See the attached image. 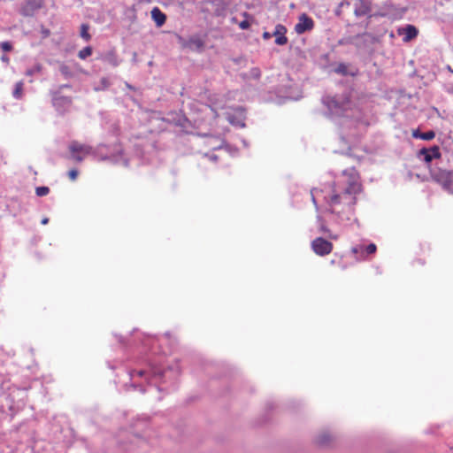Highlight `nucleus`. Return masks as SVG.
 Returning a JSON list of instances; mask_svg holds the SVG:
<instances>
[{"label": "nucleus", "instance_id": "aec40b11", "mask_svg": "<svg viewBox=\"0 0 453 453\" xmlns=\"http://www.w3.org/2000/svg\"><path fill=\"white\" fill-rule=\"evenodd\" d=\"M184 47L189 48L190 50H196L198 51L203 50L204 48V41L199 36L190 37L184 44Z\"/></svg>", "mask_w": 453, "mask_h": 453}, {"label": "nucleus", "instance_id": "de8ad7c7", "mask_svg": "<svg viewBox=\"0 0 453 453\" xmlns=\"http://www.w3.org/2000/svg\"><path fill=\"white\" fill-rule=\"evenodd\" d=\"M325 211L327 212V213L333 214V215L336 214V211L334 208H332V207L326 208Z\"/></svg>", "mask_w": 453, "mask_h": 453}, {"label": "nucleus", "instance_id": "f8f14e48", "mask_svg": "<svg viewBox=\"0 0 453 453\" xmlns=\"http://www.w3.org/2000/svg\"><path fill=\"white\" fill-rule=\"evenodd\" d=\"M383 147L384 141L382 136L380 134H375L372 136V141L362 147V150L368 155H373L378 153L379 150H382Z\"/></svg>", "mask_w": 453, "mask_h": 453}, {"label": "nucleus", "instance_id": "412c9836", "mask_svg": "<svg viewBox=\"0 0 453 453\" xmlns=\"http://www.w3.org/2000/svg\"><path fill=\"white\" fill-rule=\"evenodd\" d=\"M412 137L422 141H432L435 137V132L432 129L423 132L419 128H416L412 131Z\"/></svg>", "mask_w": 453, "mask_h": 453}, {"label": "nucleus", "instance_id": "0e129e2a", "mask_svg": "<svg viewBox=\"0 0 453 453\" xmlns=\"http://www.w3.org/2000/svg\"><path fill=\"white\" fill-rule=\"evenodd\" d=\"M357 223H358V219H355V224H357Z\"/></svg>", "mask_w": 453, "mask_h": 453}, {"label": "nucleus", "instance_id": "b1692460", "mask_svg": "<svg viewBox=\"0 0 453 453\" xmlns=\"http://www.w3.org/2000/svg\"><path fill=\"white\" fill-rule=\"evenodd\" d=\"M332 441V436L329 433L324 432L319 435H317L313 442L319 448L326 447Z\"/></svg>", "mask_w": 453, "mask_h": 453}, {"label": "nucleus", "instance_id": "4c0bfd02", "mask_svg": "<svg viewBox=\"0 0 453 453\" xmlns=\"http://www.w3.org/2000/svg\"><path fill=\"white\" fill-rule=\"evenodd\" d=\"M80 174V172L77 168H72L70 169L68 172H67V176L68 178L72 180V181H74L77 180L78 176Z\"/></svg>", "mask_w": 453, "mask_h": 453}, {"label": "nucleus", "instance_id": "0eeeda50", "mask_svg": "<svg viewBox=\"0 0 453 453\" xmlns=\"http://www.w3.org/2000/svg\"><path fill=\"white\" fill-rule=\"evenodd\" d=\"M452 172L449 170H444L441 168H430V176L431 179L436 182L437 184L441 185L442 189L445 191L446 189L449 188V186H452L453 184V179H452Z\"/></svg>", "mask_w": 453, "mask_h": 453}, {"label": "nucleus", "instance_id": "c85d7f7f", "mask_svg": "<svg viewBox=\"0 0 453 453\" xmlns=\"http://www.w3.org/2000/svg\"><path fill=\"white\" fill-rule=\"evenodd\" d=\"M360 190L359 187H357V183L355 181H349L346 188H344L342 195H355L358 193Z\"/></svg>", "mask_w": 453, "mask_h": 453}, {"label": "nucleus", "instance_id": "79ce46f5", "mask_svg": "<svg viewBox=\"0 0 453 453\" xmlns=\"http://www.w3.org/2000/svg\"><path fill=\"white\" fill-rule=\"evenodd\" d=\"M357 201V197L353 196V197H351L350 201L348 203V206L352 211L353 213L355 211L354 206L356 205Z\"/></svg>", "mask_w": 453, "mask_h": 453}, {"label": "nucleus", "instance_id": "603ef678", "mask_svg": "<svg viewBox=\"0 0 453 453\" xmlns=\"http://www.w3.org/2000/svg\"><path fill=\"white\" fill-rule=\"evenodd\" d=\"M242 144L244 145V147H246V148H248V147H249V142H247V140L242 139Z\"/></svg>", "mask_w": 453, "mask_h": 453}, {"label": "nucleus", "instance_id": "f3484780", "mask_svg": "<svg viewBox=\"0 0 453 453\" xmlns=\"http://www.w3.org/2000/svg\"><path fill=\"white\" fill-rule=\"evenodd\" d=\"M286 33H287V29L283 25L278 24L275 27L273 35L275 36V43L277 45H285L288 43V38L286 36Z\"/></svg>", "mask_w": 453, "mask_h": 453}, {"label": "nucleus", "instance_id": "a878e982", "mask_svg": "<svg viewBox=\"0 0 453 453\" xmlns=\"http://www.w3.org/2000/svg\"><path fill=\"white\" fill-rule=\"evenodd\" d=\"M331 187H332L333 195L330 196L329 199L325 197V200L330 206L340 204L342 203V195L336 192V189H335L336 183L334 181L332 183Z\"/></svg>", "mask_w": 453, "mask_h": 453}, {"label": "nucleus", "instance_id": "5fc2aeb1", "mask_svg": "<svg viewBox=\"0 0 453 453\" xmlns=\"http://www.w3.org/2000/svg\"><path fill=\"white\" fill-rule=\"evenodd\" d=\"M102 83L104 85V86H107L108 85V80L106 78H103L102 79Z\"/></svg>", "mask_w": 453, "mask_h": 453}, {"label": "nucleus", "instance_id": "a19ab883", "mask_svg": "<svg viewBox=\"0 0 453 453\" xmlns=\"http://www.w3.org/2000/svg\"><path fill=\"white\" fill-rule=\"evenodd\" d=\"M22 92V84L17 83L13 95L15 97H19Z\"/></svg>", "mask_w": 453, "mask_h": 453}, {"label": "nucleus", "instance_id": "6e6d98bb", "mask_svg": "<svg viewBox=\"0 0 453 453\" xmlns=\"http://www.w3.org/2000/svg\"><path fill=\"white\" fill-rule=\"evenodd\" d=\"M331 102L334 104L335 108H338V104L334 99H332Z\"/></svg>", "mask_w": 453, "mask_h": 453}, {"label": "nucleus", "instance_id": "4d7b16f0", "mask_svg": "<svg viewBox=\"0 0 453 453\" xmlns=\"http://www.w3.org/2000/svg\"><path fill=\"white\" fill-rule=\"evenodd\" d=\"M108 366H109V368H111V369H114V368H115V366H114V365H111L110 364V362H108Z\"/></svg>", "mask_w": 453, "mask_h": 453}, {"label": "nucleus", "instance_id": "7c9ffc66", "mask_svg": "<svg viewBox=\"0 0 453 453\" xmlns=\"http://www.w3.org/2000/svg\"><path fill=\"white\" fill-rule=\"evenodd\" d=\"M59 71L61 74L64 75L65 78H71L73 76V73L72 72L70 66L64 63H62L59 65Z\"/></svg>", "mask_w": 453, "mask_h": 453}, {"label": "nucleus", "instance_id": "dca6fc26", "mask_svg": "<svg viewBox=\"0 0 453 453\" xmlns=\"http://www.w3.org/2000/svg\"><path fill=\"white\" fill-rule=\"evenodd\" d=\"M275 409L273 402H267L265 403V411L255 421V426H262L271 422V413Z\"/></svg>", "mask_w": 453, "mask_h": 453}, {"label": "nucleus", "instance_id": "72a5a7b5", "mask_svg": "<svg viewBox=\"0 0 453 453\" xmlns=\"http://www.w3.org/2000/svg\"><path fill=\"white\" fill-rule=\"evenodd\" d=\"M92 51V48L90 46H87L78 52V57L81 59H86L88 57L91 56Z\"/></svg>", "mask_w": 453, "mask_h": 453}, {"label": "nucleus", "instance_id": "5701e85b", "mask_svg": "<svg viewBox=\"0 0 453 453\" xmlns=\"http://www.w3.org/2000/svg\"><path fill=\"white\" fill-rule=\"evenodd\" d=\"M226 119L232 126L237 128H243L246 127V115H226Z\"/></svg>", "mask_w": 453, "mask_h": 453}, {"label": "nucleus", "instance_id": "052dcab7", "mask_svg": "<svg viewBox=\"0 0 453 453\" xmlns=\"http://www.w3.org/2000/svg\"><path fill=\"white\" fill-rule=\"evenodd\" d=\"M220 115L215 114L213 115V119H215L217 117H219Z\"/></svg>", "mask_w": 453, "mask_h": 453}, {"label": "nucleus", "instance_id": "6e6552de", "mask_svg": "<svg viewBox=\"0 0 453 453\" xmlns=\"http://www.w3.org/2000/svg\"><path fill=\"white\" fill-rule=\"evenodd\" d=\"M70 151V158L76 162H82L86 155H93L94 148L81 144L77 141H73L68 146Z\"/></svg>", "mask_w": 453, "mask_h": 453}, {"label": "nucleus", "instance_id": "bb28decb", "mask_svg": "<svg viewBox=\"0 0 453 453\" xmlns=\"http://www.w3.org/2000/svg\"><path fill=\"white\" fill-rule=\"evenodd\" d=\"M339 138L342 143L347 145V151L345 152V155L351 156L349 151L351 150L350 142H355L351 137L349 136L348 133L340 128V134Z\"/></svg>", "mask_w": 453, "mask_h": 453}, {"label": "nucleus", "instance_id": "37998d69", "mask_svg": "<svg viewBox=\"0 0 453 453\" xmlns=\"http://www.w3.org/2000/svg\"><path fill=\"white\" fill-rule=\"evenodd\" d=\"M205 157H209V159L213 162H218L219 159V156L213 153H206Z\"/></svg>", "mask_w": 453, "mask_h": 453}, {"label": "nucleus", "instance_id": "423d86ee", "mask_svg": "<svg viewBox=\"0 0 453 453\" xmlns=\"http://www.w3.org/2000/svg\"><path fill=\"white\" fill-rule=\"evenodd\" d=\"M416 157L430 169L432 162L434 159H439L441 157L440 147L438 145H432L430 147H422L416 152Z\"/></svg>", "mask_w": 453, "mask_h": 453}, {"label": "nucleus", "instance_id": "4468645a", "mask_svg": "<svg viewBox=\"0 0 453 453\" xmlns=\"http://www.w3.org/2000/svg\"><path fill=\"white\" fill-rule=\"evenodd\" d=\"M150 417L149 416H146V417H143V418H137L134 422L133 424L131 425V427L135 430V432L134 433V434L136 436V437H142V432L144 431L149 426H150Z\"/></svg>", "mask_w": 453, "mask_h": 453}, {"label": "nucleus", "instance_id": "6ab92c4d", "mask_svg": "<svg viewBox=\"0 0 453 453\" xmlns=\"http://www.w3.org/2000/svg\"><path fill=\"white\" fill-rule=\"evenodd\" d=\"M418 29L412 25H407L405 27L398 29V34L404 35L403 41L410 42L418 35Z\"/></svg>", "mask_w": 453, "mask_h": 453}, {"label": "nucleus", "instance_id": "20e7f679", "mask_svg": "<svg viewBox=\"0 0 453 453\" xmlns=\"http://www.w3.org/2000/svg\"><path fill=\"white\" fill-rule=\"evenodd\" d=\"M93 156L99 161H108L112 165L129 166V158L125 156L124 150L119 142L113 144L100 143L94 149Z\"/></svg>", "mask_w": 453, "mask_h": 453}, {"label": "nucleus", "instance_id": "c9c22d12", "mask_svg": "<svg viewBox=\"0 0 453 453\" xmlns=\"http://www.w3.org/2000/svg\"><path fill=\"white\" fill-rule=\"evenodd\" d=\"M334 72L336 73L342 74V75H348V65L344 63H340L337 67L334 69Z\"/></svg>", "mask_w": 453, "mask_h": 453}, {"label": "nucleus", "instance_id": "c03bdc74", "mask_svg": "<svg viewBox=\"0 0 453 453\" xmlns=\"http://www.w3.org/2000/svg\"><path fill=\"white\" fill-rule=\"evenodd\" d=\"M114 337L117 338L118 342L121 344V345H125L126 344V338L124 336H122L121 334H113Z\"/></svg>", "mask_w": 453, "mask_h": 453}, {"label": "nucleus", "instance_id": "c756f323", "mask_svg": "<svg viewBox=\"0 0 453 453\" xmlns=\"http://www.w3.org/2000/svg\"><path fill=\"white\" fill-rule=\"evenodd\" d=\"M361 3L362 6L358 9H356L354 12L355 15L357 17L365 15L370 12L369 5L365 1H361Z\"/></svg>", "mask_w": 453, "mask_h": 453}, {"label": "nucleus", "instance_id": "7ed1b4c3", "mask_svg": "<svg viewBox=\"0 0 453 453\" xmlns=\"http://www.w3.org/2000/svg\"><path fill=\"white\" fill-rule=\"evenodd\" d=\"M341 129L345 130L354 142H359L367 131L370 122L366 115H327Z\"/></svg>", "mask_w": 453, "mask_h": 453}, {"label": "nucleus", "instance_id": "393cba45", "mask_svg": "<svg viewBox=\"0 0 453 453\" xmlns=\"http://www.w3.org/2000/svg\"><path fill=\"white\" fill-rule=\"evenodd\" d=\"M316 219H317V223L319 224V231L323 234H328V237L330 239L336 240L337 235H334L330 232V229L326 225L325 219L321 215H317Z\"/></svg>", "mask_w": 453, "mask_h": 453}, {"label": "nucleus", "instance_id": "2eb2a0df", "mask_svg": "<svg viewBox=\"0 0 453 453\" xmlns=\"http://www.w3.org/2000/svg\"><path fill=\"white\" fill-rule=\"evenodd\" d=\"M42 6V0H27L21 7V14L24 16H32L34 12Z\"/></svg>", "mask_w": 453, "mask_h": 453}, {"label": "nucleus", "instance_id": "864d4df0", "mask_svg": "<svg viewBox=\"0 0 453 453\" xmlns=\"http://www.w3.org/2000/svg\"><path fill=\"white\" fill-rule=\"evenodd\" d=\"M263 36H264V38L268 39L271 37V35L268 32H265Z\"/></svg>", "mask_w": 453, "mask_h": 453}, {"label": "nucleus", "instance_id": "8fccbe9b", "mask_svg": "<svg viewBox=\"0 0 453 453\" xmlns=\"http://www.w3.org/2000/svg\"><path fill=\"white\" fill-rule=\"evenodd\" d=\"M50 221V219L48 217H43L41 220L42 225H47Z\"/></svg>", "mask_w": 453, "mask_h": 453}, {"label": "nucleus", "instance_id": "2f4dec72", "mask_svg": "<svg viewBox=\"0 0 453 453\" xmlns=\"http://www.w3.org/2000/svg\"><path fill=\"white\" fill-rule=\"evenodd\" d=\"M50 189L48 186H38L35 188V195L38 197H43L50 193Z\"/></svg>", "mask_w": 453, "mask_h": 453}, {"label": "nucleus", "instance_id": "e2e57ef3", "mask_svg": "<svg viewBox=\"0 0 453 453\" xmlns=\"http://www.w3.org/2000/svg\"><path fill=\"white\" fill-rule=\"evenodd\" d=\"M331 264H333V265H334V264H336L335 259H333V260L331 261Z\"/></svg>", "mask_w": 453, "mask_h": 453}, {"label": "nucleus", "instance_id": "e433bc0d", "mask_svg": "<svg viewBox=\"0 0 453 453\" xmlns=\"http://www.w3.org/2000/svg\"><path fill=\"white\" fill-rule=\"evenodd\" d=\"M107 59L109 63H111L113 66H117L119 65V60L114 51H111L108 54Z\"/></svg>", "mask_w": 453, "mask_h": 453}, {"label": "nucleus", "instance_id": "9d476101", "mask_svg": "<svg viewBox=\"0 0 453 453\" xmlns=\"http://www.w3.org/2000/svg\"><path fill=\"white\" fill-rule=\"evenodd\" d=\"M377 251V246L373 242L367 245L359 244L351 248V253L356 256L357 260H365L370 256H373Z\"/></svg>", "mask_w": 453, "mask_h": 453}, {"label": "nucleus", "instance_id": "f257e3e1", "mask_svg": "<svg viewBox=\"0 0 453 453\" xmlns=\"http://www.w3.org/2000/svg\"><path fill=\"white\" fill-rule=\"evenodd\" d=\"M0 394V420L8 418L11 421L14 416L26 406L27 390L16 385L2 383Z\"/></svg>", "mask_w": 453, "mask_h": 453}, {"label": "nucleus", "instance_id": "4be33fe9", "mask_svg": "<svg viewBox=\"0 0 453 453\" xmlns=\"http://www.w3.org/2000/svg\"><path fill=\"white\" fill-rule=\"evenodd\" d=\"M150 13L157 27H160L165 23L166 15L158 7H154Z\"/></svg>", "mask_w": 453, "mask_h": 453}, {"label": "nucleus", "instance_id": "a211bd4d", "mask_svg": "<svg viewBox=\"0 0 453 453\" xmlns=\"http://www.w3.org/2000/svg\"><path fill=\"white\" fill-rule=\"evenodd\" d=\"M225 150L231 157H238L240 154L239 148L236 145L227 142L225 139H222V142L213 148V150Z\"/></svg>", "mask_w": 453, "mask_h": 453}, {"label": "nucleus", "instance_id": "49530a36", "mask_svg": "<svg viewBox=\"0 0 453 453\" xmlns=\"http://www.w3.org/2000/svg\"><path fill=\"white\" fill-rule=\"evenodd\" d=\"M239 26L242 29H248L250 24L248 20H242Z\"/></svg>", "mask_w": 453, "mask_h": 453}, {"label": "nucleus", "instance_id": "473e14b6", "mask_svg": "<svg viewBox=\"0 0 453 453\" xmlns=\"http://www.w3.org/2000/svg\"><path fill=\"white\" fill-rule=\"evenodd\" d=\"M134 153L137 157L142 158L144 157V146L141 143L134 144Z\"/></svg>", "mask_w": 453, "mask_h": 453}, {"label": "nucleus", "instance_id": "cd10ccee", "mask_svg": "<svg viewBox=\"0 0 453 453\" xmlns=\"http://www.w3.org/2000/svg\"><path fill=\"white\" fill-rule=\"evenodd\" d=\"M35 424H36V420L35 419H28L27 421L21 422L17 426V431L20 432V433H26L27 429H31L32 430V434H35L34 427H35Z\"/></svg>", "mask_w": 453, "mask_h": 453}, {"label": "nucleus", "instance_id": "ea45409f", "mask_svg": "<svg viewBox=\"0 0 453 453\" xmlns=\"http://www.w3.org/2000/svg\"><path fill=\"white\" fill-rule=\"evenodd\" d=\"M317 190H318V188H312L311 190V202H312L316 211H318L319 210V203H318V201H317V199H316V197H315V196L313 194V192L317 191Z\"/></svg>", "mask_w": 453, "mask_h": 453}, {"label": "nucleus", "instance_id": "39448f33", "mask_svg": "<svg viewBox=\"0 0 453 453\" xmlns=\"http://www.w3.org/2000/svg\"><path fill=\"white\" fill-rule=\"evenodd\" d=\"M165 369L162 367L159 361L148 358L145 361L144 367L141 369H134L130 375L136 374L141 378H144L148 384H152L154 380H161L165 376Z\"/></svg>", "mask_w": 453, "mask_h": 453}, {"label": "nucleus", "instance_id": "bf43d9fd", "mask_svg": "<svg viewBox=\"0 0 453 453\" xmlns=\"http://www.w3.org/2000/svg\"><path fill=\"white\" fill-rule=\"evenodd\" d=\"M438 116H439V117H441V119H446V116H445V115L439 114Z\"/></svg>", "mask_w": 453, "mask_h": 453}, {"label": "nucleus", "instance_id": "09e8293b", "mask_svg": "<svg viewBox=\"0 0 453 453\" xmlns=\"http://www.w3.org/2000/svg\"><path fill=\"white\" fill-rule=\"evenodd\" d=\"M335 216L337 218V220H339V221L344 220V219H343V217H342V213L340 211H336Z\"/></svg>", "mask_w": 453, "mask_h": 453}, {"label": "nucleus", "instance_id": "f03ea898", "mask_svg": "<svg viewBox=\"0 0 453 453\" xmlns=\"http://www.w3.org/2000/svg\"><path fill=\"white\" fill-rule=\"evenodd\" d=\"M165 124V127H160L159 131H172V128H180L179 132L187 134H193L198 137H217L210 127H202V121L195 119L191 121L188 119V115H176V118H157Z\"/></svg>", "mask_w": 453, "mask_h": 453}, {"label": "nucleus", "instance_id": "9b49d317", "mask_svg": "<svg viewBox=\"0 0 453 453\" xmlns=\"http://www.w3.org/2000/svg\"><path fill=\"white\" fill-rule=\"evenodd\" d=\"M314 26V20L306 13H302L298 17V22L295 26V31L298 35H303L305 32L311 31Z\"/></svg>", "mask_w": 453, "mask_h": 453}, {"label": "nucleus", "instance_id": "f704fd0d", "mask_svg": "<svg viewBox=\"0 0 453 453\" xmlns=\"http://www.w3.org/2000/svg\"><path fill=\"white\" fill-rule=\"evenodd\" d=\"M88 28L89 27L87 24H82L81 27V36L86 41H89L91 38L90 35L88 34Z\"/></svg>", "mask_w": 453, "mask_h": 453}, {"label": "nucleus", "instance_id": "1a4fd4ad", "mask_svg": "<svg viewBox=\"0 0 453 453\" xmlns=\"http://www.w3.org/2000/svg\"><path fill=\"white\" fill-rule=\"evenodd\" d=\"M311 247L316 255L325 257L332 252L334 245L327 239L319 236L311 242Z\"/></svg>", "mask_w": 453, "mask_h": 453}, {"label": "nucleus", "instance_id": "3c124183", "mask_svg": "<svg viewBox=\"0 0 453 453\" xmlns=\"http://www.w3.org/2000/svg\"><path fill=\"white\" fill-rule=\"evenodd\" d=\"M446 192H448L449 194L450 195H453V187L452 186H449V189H446L445 190Z\"/></svg>", "mask_w": 453, "mask_h": 453}, {"label": "nucleus", "instance_id": "a18cd8bd", "mask_svg": "<svg viewBox=\"0 0 453 453\" xmlns=\"http://www.w3.org/2000/svg\"><path fill=\"white\" fill-rule=\"evenodd\" d=\"M132 387H134L135 389H139L142 393L146 392V388L142 384L133 383Z\"/></svg>", "mask_w": 453, "mask_h": 453}, {"label": "nucleus", "instance_id": "58836bf2", "mask_svg": "<svg viewBox=\"0 0 453 453\" xmlns=\"http://www.w3.org/2000/svg\"><path fill=\"white\" fill-rule=\"evenodd\" d=\"M0 48L5 52H9L12 50V45L9 42H3L0 43Z\"/></svg>", "mask_w": 453, "mask_h": 453}, {"label": "nucleus", "instance_id": "13d9d810", "mask_svg": "<svg viewBox=\"0 0 453 453\" xmlns=\"http://www.w3.org/2000/svg\"><path fill=\"white\" fill-rule=\"evenodd\" d=\"M2 59H3L4 61H8V60H9V58H8L7 57H2Z\"/></svg>", "mask_w": 453, "mask_h": 453}, {"label": "nucleus", "instance_id": "ddd939ff", "mask_svg": "<svg viewBox=\"0 0 453 453\" xmlns=\"http://www.w3.org/2000/svg\"><path fill=\"white\" fill-rule=\"evenodd\" d=\"M111 115H105L103 119L102 127L108 134L112 136H118L120 132L119 124L118 120L109 118Z\"/></svg>", "mask_w": 453, "mask_h": 453}, {"label": "nucleus", "instance_id": "680f3d73", "mask_svg": "<svg viewBox=\"0 0 453 453\" xmlns=\"http://www.w3.org/2000/svg\"><path fill=\"white\" fill-rule=\"evenodd\" d=\"M12 200L17 202L18 201V197H13V198H12Z\"/></svg>", "mask_w": 453, "mask_h": 453}]
</instances>
